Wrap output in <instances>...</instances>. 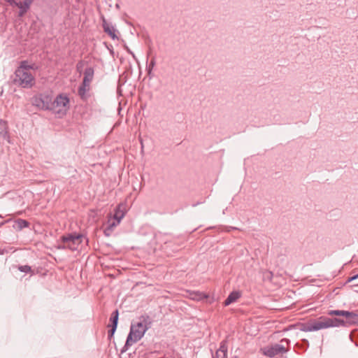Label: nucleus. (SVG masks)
I'll use <instances>...</instances> for the list:
<instances>
[{
    "instance_id": "nucleus-1",
    "label": "nucleus",
    "mask_w": 358,
    "mask_h": 358,
    "mask_svg": "<svg viewBox=\"0 0 358 358\" xmlns=\"http://www.w3.org/2000/svg\"><path fill=\"white\" fill-rule=\"evenodd\" d=\"M69 103V99L66 96L59 95L53 101L48 96L36 99L34 104L42 109L51 110L59 117H62L66 113Z\"/></svg>"
},
{
    "instance_id": "nucleus-2",
    "label": "nucleus",
    "mask_w": 358,
    "mask_h": 358,
    "mask_svg": "<svg viewBox=\"0 0 358 358\" xmlns=\"http://www.w3.org/2000/svg\"><path fill=\"white\" fill-rule=\"evenodd\" d=\"M35 64H29L27 61H22L15 70L13 83L23 88H30L35 83L34 75L32 71L36 69Z\"/></svg>"
},
{
    "instance_id": "nucleus-3",
    "label": "nucleus",
    "mask_w": 358,
    "mask_h": 358,
    "mask_svg": "<svg viewBox=\"0 0 358 358\" xmlns=\"http://www.w3.org/2000/svg\"><path fill=\"white\" fill-rule=\"evenodd\" d=\"M151 321L149 316L142 315L135 324H131L129 334L122 353L126 352L133 343L138 342L143 336L145 331L150 327Z\"/></svg>"
},
{
    "instance_id": "nucleus-4",
    "label": "nucleus",
    "mask_w": 358,
    "mask_h": 358,
    "mask_svg": "<svg viewBox=\"0 0 358 358\" xmlns=\"http://www.w3.org/2000/svg\"><path fill=\"white\" fill-rule=\"evenodd\" d=\"M336 325V319L328 317H320L317 320H311L304 327L306 331H315L327 329Z\"/></svg>"
},
{
    "instance_id": "nucleus-5",
    "label": "nucleus",
    "mask_w": 358,
    "mask_h": 358,
    "mask_svg": "<svg viewBox=\"0 0 358 358\" xmlns=\"http://www.w3.org/2000/svg\"><path fill=\"white\" fill-rule=\"evenodd\" d=\"M83 236L81 234H69L62 236V241L67 244L68 249L74 251L78 250V246L82 243Z\"/></svg>"
},
{
    "instance_id": "nucleus-6",
    "label": "nucleus",
    "mask_w": 358,
    "mask_h": 358,
    "mask_svg": "<svg viewBox=\"0 0 358 358\" xmlns=\"http://www.w3.org/2000/svg\"><path fill=\"white\" fill-rule=\"evenodd\" d=\"M262 351L264 355L268 357H274L276 355L284 354L287 350L282 345L276 343L262 348Z\"/></svg>"
},
{
    "instance_id": "nucleus-7",
    "label": "nucleus",
    "mask_w": 358,
    "mask_h": 358,
    "mask_svg": "<svg viewBox=\"0 0 358 358\" xmlns=\"http://www.w3.org/2000/svg\"><path fill=\"white\" fill-rule=\"evenodd\" d=\"M337 317H343L346 322L358 325V313L353 311L337 310Z\"/></svg>"
},
{
    "instance_id": "nucleus-8",
    "label": "nucleus",
    "mask_w": 358,
    "mask_h": 358,
    "mask_svg": "<svg viewBox=\"0 0 358 358\" xmlns=\"http://www.w3.org/2000/svg\"><path fill=\"white\" fill-rule=\"evenodd\" d=\"M102 27L104 32L106 33L112 39H118L116 34V29L110 23L108 22L104 17L102 19Z\"/></svg>"
},
{
    "instance_id": "nucleus-9",
    "label": "nucleus",
    "mask_w": 358,
    "mask_h": 358,
    "mask_svg": "<svg viewBox=\"0 0 358 358\" xmlns=\"http://www.w3.org/2000/svg\"><path fill=\"white\" fill-rule=\"evenodd\" d=\"M118 316H119V313H118L117 310H115V311L113 312L110 319V320L111 322V324L108 325V327L111 326V327H112L110 331H108V337L109 338H111L114 335V333L117 329V322H118Z\"/></svg>"
},
{
    "instance_id": "nucleus-10",
    "label": "nucleus",
    "mask_w": 358,
    "mask_h": 358,
    "mask_svg": "<svg viewBox=\"0 0 358 358\" xmlns=\"http://www.w3.org/2000/svg\"><path fill=\"white\" fill-rule=\"evenodd\" d=\"M90 90V84L83 82L80 86L78 87V95L83 100H87L89 97L87 94Z\"/></svg>"
},
{
    "instance_id": "nucleus-11",
    "label": "nucleus",
    "mask_w": 358,
    "mask_h": 358,
    "mask_svg": "<svg viewBox=\"0 0 358 358\" xmlns=\"http://www.w3.org/2000/svg\"><path fill=\"white\" fill-rule=\"evenodd\" d=\"M214 358H227V345L226 341L220 343L219 349L216 351Z\"/></svg>"
},
{
    "instance_id": "nucleus-12",
    "label": "nucleus",
    "mask_w": 358,
    "mask_h": 358,
    "mask_svg": "<svg viewBox=\"0 0 358 358\" xmlns=\"http://www.w3.org/2000/svg\"><path fill=\"white\" fill-rule=\"evenodd\" d=\"M120 223L113 219L112 217H110L107 222V226L104 229V234L106 236H109L112 231H113L114 228L116 227Z\"/></svg>"
},
{
    "instance_id": "nucleus-13",
    "label": "nucleus",
    "mask_w": 358,
    "mask_h": 358,
    "mask_svg": "<svg viewBox=\"0 0 358 358\" xmlns=\"http://www.w3.org/2000/svg\"><path fill=\"white\" fill-rule=\"evenodd\" d=\"M241 294L240 292L234 291L231 292L224 302V306H227L231 303L236 301L241 297Z\"/></svg>"
},
{
    "instance_id": "nucleus-14",
    "label": "nucleus",
    "mask_w": 358,
    "mask_h": 358,
    "mask_svg": "<svg viewBox=\"0 0 358 358\" xmlns=\"http://www.w3.org/2000/svg\"><path fill=\"white\" fill-rule=\"evenodd\" d=\"M94 69L92 67L86 68L84 71V78L83 82L91 84V82L93 80L94 78Z\"/></svg>"
},
{
    "instance_id": "nucleus-15",
    "label": "nucleus",
    "mask_w": 358,
    "mask_h": 358,
    "mask_svg": "<svg viewBox=\"0 0 358 358\" xmlns=\"http://www.w3.org/2000/svg\"><path fill=\"white\" fill-rule=\"evenodd\" d=\"M29 225V223L27 220H22V219H18L15 221L13 227L16 230H22V229H24L25 227H28Z\"/></svg>"
},
{
    "instance_id": "nucleus-16",
    "label": "nucleus",
    "mask_w": 358,
    "mask_h": 358,
    "mask_svg": "<svg viewBox=\"0 0 358 358\" xmlns=\"http://www.w3.org/2000/svg\"><path fill=\"white\" fill-rule=\"evenodd\" d=\"M189 297L193 300L200 301L206 299L208 296L203 292H192L189 293Z\"/></svg>"
},
{
    "instance_id": "nucleus-17",
    "label": "nucleus",
    "mask_w": 358,
    "mask_h": 358,
    "mask_svg": "<svg viewBox=\"0 0 358 358\" xmlns=\"http://www.w3.org/2000/svg\"><path fill=\"white\" fill-rule=\"evenodd\" d=\"M124 216V213L120 210V206H118L115 210L114 215L112 217L113 219L120 223L122 219Z\"/></svg>"
},
{
    "instance_id": "nucleus-18",
    "label": "nucleus",
    "mask_w": 358,
    "mask_h": 358,
    "mask_svg": "<svg viewBox=\"0 0 358 358\" xmlns=\"http://www.w3.org/2000/svg\"><path fill=\"white\" fill-rule=\"evenodd\" d=\"M349 338L352 343H354L355 345L358 347V330L354 329L352 330L348 335Z\"/></svg>"
},
{
    "instance_id": "nucleus-19",
    "label": "nucleus",
    "mask_w": 358,
    "mask_h": 358,
    "mask_svg": "<svg viewBox=\"0 0 358 358\" xmlns=\"http://www.w3.org/2000/svg\"><path fill=\"white\" fill-rule=\"evenodd\" d=\"M7 124L5 121L0 120V135L2 136H6L7 134Z\"/></svg>"
},
{
    "instance_id": "nucleus-20",
    "label": "nucleus",
    "mask_w": 358,
    "mask_h": 358,
    "mask_svg": "<svg viewBox=\"0 0 358 358\" xmlns=\"http://www.w3.org/2000/svg\"><path fill=\"white\" fill-rule=\"evenodd\" d=\"M356 280H358V273L355 274V275H352L351 277H349L345 282H340L338 283L337 282V289L339 288L338 285L343 286V285H345V284H347L348 282H353V281H355Z\"/></svg>"
},
{
    "instance_id": "nucleus-21",
    "label": "nucleus",
    "mask_w": 358,
    "mask_h": 358,
    "mask_svg": "<svg viewBox=\"0 0 358 358\" xmlns=\"http://www.w3.org/2000/svg\"><path fill=\"white\" fill-rule=\"evenodd\" d=\"M155 64H156V60H155V58L153 57L151 59L150 64L146 67L148 76H150L154 66H155Z\"/></svg>"
},
{
    "instance_id": "nucleus-22",
    "label": "nucleus",
    "mask_w": 358,
    "mask_h": 358,
    "mask_svg": "<svg viewBox=\"0 0 358 358\" xmlns=\"http://www.w3.org/2000/svg\"><path fill=\"white\" fill-rule=\"evenodd\" d=\"M352 325L351 324H348V322H345V319H341L337 317V327H349Z\"/></svg>"
},
{
    "instance_id": "nucleus-23",
    "label": "nucleus",
    "mask_w": 358,
    "mask_h": 358,
    "mask_svg": "<svg viewBox=\"0 0 358 358\" xmlns=\"http://www.w3.org/2000/svg\"><path fill=\"white\" fill-rule=\"evenodd\" d=\"M21 3H22V8H20V16H22L24 15V13L27 11V10L28 9L29 6V3H30V1L29 3L27 2H22Z\"/></svg>"
},
{
    "instance_id": "nucleus-24",
    "label": "nucleus",
    "mask_w": 358,
    "mask_h": 358,
    "mask_svg": "<svg viewBox=\"0 0 358 358\" xmlns=\"http://www.w3.org/2000/svg\"><path fill=\"white\" fill-rule=\"evenodd\" d=\"M18 269L21 271V272H24V273H31L32 271H31V268L28 266V265H24V266H20L18 267Z\"/></svg>"
},
{
    "instance_id": "nucleus-25",
    "label": "nucleus",
    "mask_w": 358,
    "mask_h": 358,
    "mask_svg": "<svg viewBox=\"0 0 358 358\" xmlns=\"http://www.w3.org/2000/svg\"><path fill=\"white\" fill-rule=\"evenodd\" d=\"M6 1L9 2L11 4L16 5L19 8H22V3H21L20 0H6Z\"/></svg>"
},
{
    "instance_id": "nucleus-26",
    "label": "nucleus",
    "mask_w": 358,
    "mask_h": 358,
    "mask_svg": "<svg viewBox=\"0 0 358 358\" xmlns=\"http://www.w3.org/2000/svg\"><path fill=\"white\" fill-rule=\"evenodd\" d=\"M264 277L269 280H271L273 278V273L268 271H266L264 272Z\"/></svg>"
},
{
    "instance_id": "nucleus-27",
    "label": "nucleus",
    "mask_w": 358,
    "mask_h": 358,
    "mask_svg": "<svg viewBox=\"0 0 358 358\" xmlns=\"http://www.w3.org/2000/svg\"><path fill=\"white\" fill-rule=\"evenodd\" d=\"M83 62L82 61L79 62L77 65H76V69H77V71L78 72H79L80 73H81L82 72V69L83 67Z\"/></svg>"
},
{
    "instance_id": "nucleus-28",
    "label": "nucleus",
    "mask_w": 358,
    "mask_h": 358,
    "mask_svg": "<svg viewBox=\"0 0 358 358\" xmlns=\"http://www.w3.org/2000/svg\"><path fill=\"white\" fill-rule=\"evenodd\" d=\"M66 245H67V244L66 243H63L61 241V242L59 243L57 248H58V249H62V250L68 249V247Z\"/></svg>"
},
{
    "instance_id": "nucleus-29",
    "label": "nucleus",
    "mask_w": 358,
    "mask_h": 358,
    "mask_svg": "<svg viewBox=\"0 0 358 358\" xmlns=\"http://www.w3.org/2000/svg\"><path fill=\"white\" fill-rule=\"evenodd\" d=\"M354 292H358V283H354L350 285Z\"/></svg>"
},
{
    "instance_id": "nucleus-30",
    "label": "nucleus",
    "mask_w": 358,
    "mask_h": 358,
    "mask_svg": "<svg viewBox=\"0 0 358 358\" xmlns=\"http://www.w3.org/2000/svg\"><path fill=\"white\" fill-rule=\"evenodd\" d=\"M329 314H330V315H336V310H331V311L329 312Z\"/></svg>"
},
{
    "instance_id": "nucleus-31",
    "label": "nucleus",
    "mask_w": 358,
    "mask_h": 358,
    "mask_svg": "<svg viewBox=\"0 0 358 358\" xmlns=\"http://www.w3.org/2000/svg\"><path fill=\"white\" fill-rule=\"evenodd\" d=\"M7 222H8V220H7ZM5 223V222H0V227H1L2 225H3Z\"/></svg>"
}]
</instances>
